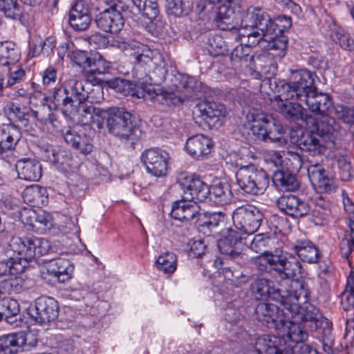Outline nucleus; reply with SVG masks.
Listing matches in <instances>:
<instances>
[{
	"label": "nucleus",
	"instance_id": "f257e3e1",
	"mask_svg": "<svg viewBox=\"0 0 354 354\" xmlns=\"http://www.w3.org/2000/svg\"><path fill=\"white\" fill-rule=\"evenodd\" d=\"M10 246L19 257L0 261V277L23 272L28 262L48 254L50 249L48 240L35 236L14 237Z\"/></svg>",
	"mask_w": 354,
	"mask_h": 354
},
{
	"label": "nucleus",
	"instance_id": "f03ea898",
	"mask_svg": "<svg viewBox=\"0 0 354 354\" xmlns=\"http://www.w3.org/2000/svg\"><path fill=\"white\" fill-rule=\"evenodd\" d=\"M134 58V76L142 80V84H145L144 86L160 84L165 81L168 71L167 64L160 55L145 48L140 52H136Z\"/></svg>",
	"mask_w": 354,
	"mask_h": 354
},
{
	"label": "nucleus",
	"instance_id": "7ed1b4c3",
	"mask_svg": "<svg viewBox=\"0 0 354 354\" xmlns=\"http://www.w3.org/2000/svg\"><path fill=\"white\" fill-rule=\"evenodd\" d=\"M104 115L109 132L122 142L133 146L141 138L142 131L140 124L124 109L111 107Z\"/></svg>",
	"mask_w": 354,
	"mask_h": 354
},
{
	"label": "nucleus",
	"instance_id": "20e7f679",
	"mask_svg": "<svg viewBox=\"0 0 354 354\" xmlns=\"http://www.w3.org/2000/svg\"><path fill=\"white\" fill-rule=\"evenodd\" d=\"M86 85H89L86 80L71 77L65 81L63 86L53 89L52 102L56 107L61 108L65 115L74 114L75 103L86 101L88 97Z\"/></svg>",
	"mask_w": 354,
	"mask_h": 354
},
{
	"label": "nucleus",
	"instance_id": "39448f33",
	"mask_svg": "<svg viewBox=\"0 0 354 354\" xmlns=\"http://www.w3.org/2000/svg\"><path fill=\"white\" fill-rule=\"evenodd\" d=\"M290 295L295 297L296 301H288L285 303L283 307L285 308V313L287 319L297 318L306 324H309L308 326L312 330H317L318 325L321 323V320L325 319L319 312V310L313 306L302 307L299 304V301H306L308 297V290L305 288V285L299 282L298 288H293L290 290Z\"/></svg>",
	"mask_w": 354,
	"mask_h": 354
},
{
	"label": "nucleus",
	"instance_id": "423d86ee",
	"mask_svg": "<svg viewBox=\"0 0 354 354\" xmlns=\"http://www.w3.org/2000/svg\"><path fill=\"white\" fill-rule=\"evenodd\" d=\"M299 282L297 281L285 282L277 286L270 279L261 277L254 280L250 284V290L256 299L262 300L269 299L279 304L282 307L288 301H296L295 297L290 295L293 288H298Z\"/></svg>",
	"mask_w": 354,
	"mask_h": 354
},
{
	"label": "nucleus",
	"instance_id": "0eeeda50",
	"mask_svg": "<svg viewBox=\"0 0 354 354\" xmlns=\"http://www.w3.org/2000/svg\"><path fill=\"white\" fill-rule=\"evenodd\" d=\"M227 234L218 241L217 246L223 258L217 257L214 262V266L220 269L224 264L233 261L239 266H245L248 262V256L245 254V247L240 234L229 228Z\"/></svg>",
	"mask_w": 354,
	"mask_h": 354
},
{
	"label": "nucleus",
	"instance_id": "6e6552de",
	"mask_svg": "<svg viewBox=\"0 0 354 354\" xmlns=\"http://www.w3.org/2000/svg\"><path fill=\"white\" fill-rule=\"evenodd\" d=\"M236 179L239 189L252 196L263 194L270 183L266 171L252 164L240 167L236 173Z\"/></svg>",
	"mask_w": 354,
	"mask_h": 354
},
{
	"label": "nucleus",
	"instance_id": "1a4fd4ad",
	"mask_svg": "<svg viewBox=\"0 0 354 354\" xmlns=\"http://www.w3.org/2000/svg\"><path fill=\"white\" fill-rule=\"evenodd\" d=\"M252 118L251 131L259 140L278 142L282 138L283 129L281 124L271 115L254 111Z\"/></svg>",
	"mask_w": 354,
	"mask_h": 354
},
{
	"label": "nucleus",
	"instance_id": "9d476101",
	"mask_svg": "<svg viewBox=\"0 0 354 354\" xmlns=\"http://www.w3.org/2000/svg\"><path fill=\"white\" fill-rule=\"evenodd\" d=\"M290 73V82L281 86V95L285 100L303 99L315 87L313 73L305 69H291Z\"/></svg>",
	"mask_w": 354,
	"mask_h": 354
},
{
	"label": "nucleus",
	"instance_id": "9b49d317",
	"mask_svg": "<svg viewBox=\"0 0 354 354\" xmlns=\"http://www.w3.org/2000/svg\"><path fill=\"white\" fill-rule=\"evenodd\" d=\"M290 142L296 145L301 151L310 155L324 154L327 149L333 148L328 142L313 128L311 130H292L290 136Z\"/></svg>",
	"mask_w": 354,
	"mask_h": 354
},
{
	"label": "nucleus",
	"instance_id": "f8f14e48",
	"mask_svg": "<svg viewBox=\"0 0 354 354\" xmlns=\"http://www.w3.org/2000/svg\"><path fill=\"white\" fill-rule=\"evenodd\" d=\"M263 215L255 206L241 205L232 214L234 227L245 234H253L261 225Z\"/></svg>",
	"mask_w": 354,
	"mask_h": 354
},
{
	"label": "nucleus",
	"instance_id": "ddd939ff",
	"mask_svg": "<svg viewBox=\"0 0 354 354\" xmlns=\"http://www.w3.org/2000/svg\"><path fill=\"white\" fill-rule=\"evenodd\" d=\"M59 309L58 302L54 298L41 296L36 299L34 304L28 308V314L34 322L46 325L57 319Z\"/></svg>",
	"mask_w": 354,
	"mask_h": 354
},
{
	"label": "nucleus",
	"instance_id": "4468645a",
	"mask_svg": "<svg viewBox=\"0 0 354 354\" xmlns=\"http://www.w3.org/2000/svg\"><path fill=\"white\" fill-rule=\"evenodd\" d=\"M178 182L183 189V199L185 201L203 202L209 194V187L198 176L181 174Z\"/></svg>",
	"mask_w": 354,
	"mask_h": 354
},
{
	"label": "nucleus",
	"instance_id": "2eb2a0df",
	"mask_svg": "<svg viewBox=\"0 0 354 354\" xmlns=\"http://www.w3.org/2000/svg\"><path fill=\"white\" fill-rule=\"evenodd\" d=\"M93 131L89 127L75 126L68 127L62 130V135L65 142L80 153L86 155L93 148L90 133Z\"/></svg>",
	"mask_w": 354,
	"mask_h": 354
},
{
	"label": "nucleus",
	"instance_id": "dca6fc26",
	"mask_svg": "<svg viewBox=\"0 0 354 354\" xmlns=\"http://www.w3.org/2000/svg\"><path fill=\"white\" fill-rule=\"evenodd\" d=\"M140 160L152 176L163 177L167 175L169 160L167 152L158 148H150L142 153Z\"/></svg>",
	"mask_w": 354,
	"mask_h": 354
},
{
	"label": "nucleus",
	"instance_id": "f3484780",
	"mask_svg": "<svg viewBox=\"0 0 354 354\" xmlns=\"http://www.w3.org/2000/svg\"><path fill=\"white\" fill-rule=\"evenodd\" d=\"M257 12V8L248 9L241 20L240 29L239 30L238 37L242 38H248L247 43L245 44L248 48L254 47L261 41L266 40V37L271 39L270 35H268L264 30L260 28V23L261 20H254L251 24L247 22V19L250 18L252 14ZM237 39V36L235 37Z\"/></svg>",
	"mask_w": 354,
	"mask_h": 354
},
{
	"label": "nucleus",
	"instance_id": "a211bd4d",
	"mask_svg": "<svg viewBox=\"0 0 354 354\" xmlns=\"http://www.w3.org/2000/svg\"><path fill=\"white\" fill-rule=\"evenodd\" d=\"M261 20L260 28L264 30L268 35L276 37L283 33L286 29L291 26V18L286 16H280L272 20L270 15L261 8H257V12L252 14L247 22L251 24L254 20Z\"/></svg>",
	"mask_w": 354,
	"mask_h": 354
},
{
	"label": "nucleus",
	"instance_id": "6ab92c4d",
	"mask_svg": "<svg viewBox=\"0 0 354 354\" xmlns=\"http://www.w3.org/2000/svg\"><path fill=\"white\" fill-rule=\"evenodd\" d=\"M277 207L288 216L301 218L310 214V206L304 198L292 194H283L276 201Z\"/></svg>",
	"mask_w": 354,
	"mask_h": 354
},
{
	"label": "nucleus",
	"instance_id": "aec40b11",
	"mask_svg": "<svg viewBox=\"0 0 354 354\" xmlns=\"http://www.w3.org/2000/svg\"><path fill=\"white\" fill-rule=\"evenodd\" d=\"M194 115L201 118L209 127L220 126L225 118L227 111L224 105L214 102H203L196 104Z\"/></svg>",
	"mask_w": 354,
	"mask_h": 354
},
{
	"label": "nucleus",
	"instance_id": "412c9836",
	"mask_svg": "<svg viewBox=\"0 0 354 354\" xmlns=\"http://www.w3.org/2000/svg\"><path fill=\"white\" fill-rule=\"evenodd\" d=\"M254 351L257 354H293L292 346L284 337L268 335L256 339Z\"/></svg>",
	"mask_w": 354,
	"mask_h": 354
},
{
	"label": "nucleus",
	"instance_id": "4be33fe9",
	"mask_svg": "<svg viewBox=\"0 0 354 354\" xmlns=\"http://www.w3.org/2000/svg\"><path fill=\"white\" fill-rule=\"evenodd\" d=\"M91 21L89 4L83 0H77L68 12L70 26L75 31H84L90 27Z\"/></svg>",
	"mask_w": 354,
	"mask_h": 354
},
{
	"label": "nucleus",
	"instance_id": "5701e85b",
	"mask_svg": "<svg viewBox=\"0 0 354 354\" xmlns=\"http://www.w3.org/2000/svg\"><path fill=\"white\" fill-rule=\"evenodd\" d=\"M273 108L279 111L283 117L291 121H307L311 118L307 113V110L304 109L299 103L288 102L281 95H277L272 102Z\"/></svg>",
	"mask_w": 354,
	"mask_h": 354
},
{
	"label": "nucleus",
	"instance_id": "b1692460",
	"mask_svg": "<svg viewBox=\"0 0 354 354\" xmlns=\"http://www.w3.org/2000/svg\"><path fill=\"white\" fill-rule=\"evenodd\" d=\"M283 311H286L284 307L281 309L277 304L261 302L256 306L254 316L256 319L262 322L263 324L268 325V327L278 328L279 319L286 317Z\"/></svg>",
	"mask_w": 354,
	"mask_h": 354
},
{
	"label": "nucleus",
	"instance_id": "393cba45",
	"mask_svg": "<svg viewBox=\"0 0 354 354\" xmlns=\"http://www.w3.org/2000/svg\"><path fill=\"white\" fill-rule=\"evenodd\" d=\"M122 13L114 9H106L95 17L97 27L105 32L117 33L124 26Z\"/></svg>",
	"mask_w": 354,
	"mask_h": 354
},
{
	"label": "nucleus",
	"instance_id": "a878e982",
	"mask_svg": "<svg viewBox=\"0 0 354 354\" xmlns=\"http://www.w3.org/2000/svg\"><path fill=\"white\" fill-rule=\"evenodd\" d=\"M123 15L134 19L142 14L149 20L155 19L159 14L157 0H132L130 6H123Z\"/></svg>",
	"mask_w": 354,
	"mask_h": 354
},
{
	"label": "nucleus",
	"instance_id": "bb28decb",
	"mask_svg": "<svg viewBox=\"0 0 354 354\" xmlns=\"http://www.w3.org/2000/svg\"><path fill=\"white\" fill-rule=\"evenodd\" d=\"M21 138L19 129L14 124L0 127V158L5 159L12 153Z\"/></svg>",
	"mask_w": 354,
	"mask_h": 354
},
{
	"label": "nucleus",
	"instance_id": "cd10ccee",
	"mask_svg": "<svg viewBox=\"0 0 354 354\" xmlns=\"http://www.w3.org/2000/svg\"><path fill=\"white\" fill-rule=\"evenodd\" d=\"M212 140L203 134H197L187 139L185 149L194 159L201 160L207 157L212 151Z\"/></svg>",
	"mask_w": 354,
	"mask_h": 354
},
{
	"label": "nucleus",
	"instance_id": "c85d7f7f",
	"mask_svg": "<svg viewBox=\"0 0 354 354\" xmlns=\"http://www.w3.org/2000/svg\"><path fill=\"white\" fill-rule=\"evenodd\" d=\"M315 129L333 147L335 140L340 134V125L334 118L328 114L320 116L315 122Z\"/></svg>",
	"mask_w": 354,
	"mask_h": 354
},
{
	"label": "nucleus",
	"instance_id": "c756f323",
	"mask_svg": "<svg viewBox=\"0 0 354 354\" xmlns=\"http://www.w3.org/2000/svg\"><path fill=\"white\" fill-rule=\"evenodd\" d=\"M301 264L292 254H277L275 274L282 279H290L301 274Z\"/></svg>",
	"mask_w": 354,
	"mask_h": 354
},
{
	"label": "nucleus",
	"instance_id": "7c9ffc66",
	"mask_svg": "<svg viewBox=\"0 0 354 354\" xmlns=\"http://www.w3.org/2000/svg\"><path fill=\"white\" fill-rule=\"evenodd\" d=\"M142 97L151 101H158L167 106H178L184 102L185 98L175 92L156 90L153 86L142 87Z\"/></svg>",
	"mask_w": 354,
	"mask_h": 354
},
{
	"label": "nucleus",
	"instance_id": "2f4dec72",
	"mask_svg": "<svg viewBox=\"0 0 354 354\" xmlns=\"http://www.w3.org/2000/svg\"><path fill=\"white\" fill-rule=\"evenodd\" d=\"M302 98L299 101L304 102L312 112L317 113L320 116L326 114L332 106L330 96L326 93H318L315 86Z\"/></svg>",
	"mask_w": 354,
	"mask_h": 354
},
{
	"label": "nucleus",
	"instance_id": "473e14b6",
	"mask_svg": "<svg viewBox=\"0 0 354 354\" xmlns=\"http://www.w3.org/2000/svg\"><path fill=\"white\" fill-rule=\"evenodd\" d=\"M302 98L299 101L304 102L312 112L317 113L320 116L326 114L332 106L330 96L326 93H318L315 86Z\"/></svg>",
	"mask_w": 354,
	"mask_h": 354
},
{
	"label": "nucleus",
	"instance_id": "72a5a7b5",
	"mask_svg": "<svg viewBox=\"0 0 354 354\" xmlns=\"http://www.w3.org/2000/svg\"><path fill=\"white\" fill-rule=\"evenodd\" d=\"M26 335L12 333L0 336V354H17L28 347Z\"/></svg>",
	"mask_w": 354,
	"mask_h": 354
},
{
	"label": "nucleus",
	"instance_id": "f704fd0d",
	"mask_svg": "<svg viewBox=\"0 0 354 354\" xmlns=\"http://www.w3.org/2000/svg\"><path fill=\"white\" fill-rule=\"evenodd\" d=\"M75 113H77L81 116L84 126L93 123L101 129L104 123V113H106V109L96 108L91 103L82 101L78 103L77 106H75Z\"/></svg>",
	"mask_w": 354,
	"mask_h": 354
},
{
	"label": "nucleus",
	"instance_id": "c9c22d12",
	"mask_svg": "<svg viewBox=\"0 0 354 354\" xmlns=\"http://www.w3.org/2000/svg\"><path fill=\"white\" fill-rule=\"evenodd\" d=\"M47 273L57 279L59 282L68 281L74 271V266L67 259L57 257L50 260L46 263Z\"/></svg>",
	"mask_w": 354,
	"mask_h": 354
},
{
	"label": "nucleus",
	"instance_id": "e433bc0d",
	"mask_svg": "<svg viewBox=\"0 0 354 354\" xmlns=\"http://www.w3.org/2000/svg\"><path fill=\"white\" fill-rule=\"evenodd\" d=\"M15 167L18 176L21 179L30 181H37L41 177V165L35 159H20L17 160Z\"/></svg>",
	"mask_w": 354,
	"mask_h": 354
},
{
	"label": "nucleus",
	"instance_id": "4c0bfd02",
	"mask_svg": "<svg viewBox=\"0 0 354 354\" xmlns=\"http://www.w3.org/2000/svg\"><path fill=\"white\" fill-rule=\"evenodd\" d=\"M274 57L275 55L266 51L252 55L250 59L254 67L264 74L265 79L270 80L277 72V64Z\"/></svg>",
	"mask_w": 354,
	"mask_h": 354
},
{
	"label": "nucleus",
	"instance_id": "58836bf2",
	"mask_svg": "<svg viewBox=\"0 0 354 354\" xmlns=\"http://www.w3.org/2000/svg\"><path fill=\"white\" fill-rule=\"evenodd\" d=\"M214 20L217 27L222 30L239 31L240 29L239 15L230 7L220 6Z\"/></svg>",
	"mask_w": 354,
	"mask_h": 354
},
{
	"label": "nucleus",
	"instance_id": "ea45409f",
	"mask_svg": "<svg viewBox=\"0 0 354 354\" xmlns=\"http://www.w3.org/2000/svg\"><path fill=\"white\" fill-rule=\"evenodd\" d=\"M199 214V207L193 201H176L173 203L171 216L176 220L189 221Z\"/></svg>",
	"mask_w": 354,
	"mask_h": 354
},
{
	"label": "nucleus",
	"instance_id": "a19ab883",
	"mask_svg": "<svg viewBox=\"0 0 354 354\" xmlns=\"http://www.w3.org/2000/svg\"><path fill=\"white\" fill-rule=\"evenodd\" d=\"M279 319V324L283 328L284 334L281 336L284 337L288 344H290L294 347L292 343H300L304 342L308 338V333L304 330L303 327L295 321L286 319ZM294 352V351L292 350Z\"/></svg>",
	"mask_w": 354,
	"mask_h": 354
},
{
	"label": "nucleus",
	"instance_id": "79ce46f5",
	"mask_svg": "<svg viewBox=\"0 0 354 354\" xmlns=\"http://www.w3.org/2000/svg\"><path fill=\"white\" fill-rule=\"evenodd\" d=\"M71 59L80 67L84 69L89 68V73L92 75L103 73L105 71H102L100 68V65L103 64L102 59L96 60L92 59L88 53L83 50H74L70 55Z\"/></svg>",
	"mask_w": 354,
	"mask_h": 354
},
{
	"label": "nucleus",
	"instance_id": "37998d69",
	"mask_svg": "<svg viewBox=\"0 0 354 354\" xmlns=\"http://www.w3.org/2000/svg\"><path fill=\"white\" fill-rule=\"evenodd\" d=\"M310 220L316 225L324 226L328 224L330 216V205L322 196L316 198L314 207L310 212Z\"/></svg>",
	"mask_w": 354,
	"mask_h": 354
},
{
	"label": "nucleus",
	"instance_id": "c03bdc74",
	"mask_svg": "<svg viewBox=\"0 0 354 354\" xmlns=\"http://www.w3.org/2000/svg\"><path fill=\"white\" fill-rule=\"evenodd\" d=\"M209 200L218 205L230 203L233 197L230 185L227 182L214 183L209 187Z\"/></svg>",
	"mask_w": 354,
	"mask_h": 354
},
{
	"label": "nucleus",
	"instance_id": "a18cd8bd",
	"mask_svg": "<svg viewBox=\"0 0 354 354\" xmlns=\"http://www.w3.org/2000/svg\"><path fill=\"white\" fill-rule=\"evenodd\" d=\"M22 196L24 201L32 207H40L48 201L46 189L38 185L27 187L24 190Z\"/></svg>",
	"mask_w": 354,
	"mask_h": 354
},
{
	"label": "nucleus",
	"instance_id": "49530a36",
	"mask_svg": "<svg viewBox=\"0 0 354 354\" xmlns=\"http://www.w3.org/2000/svg\"><path fill=\"white\" fill-rule=\"evenodd\" d=\"M277 243V237L269 233L257 234L254 236L250 247L252 250L261 254H273L272 250Z\"/></svg>",
	"mask_w": 354,
	"mask_h": 354
},
{
	"label": "nucleus",
	"instance_id": "de8ad7c7",
	"mask_svg": "<svg viewBox=\"0 0 354 354\" xmlns=\"http://www.w3.org/2000/svg\"><path fill=\"white\" fill-rule=\"evenodd\" d=\"M272 181L277 187L285 191L294 192L300 187V182L295 174L288 170L276 171L273 174Z\"/></svg>",
	"mask_w": 354,
	"mask_h": 354
},
{
	"label": "nucleus",
	"instance_id": "09e8293b",
	"mask_svg": "<svg viewBox=\"0 0 354 354\" xmlns=\"http://www.w3.org/2000/svg\"><path fill=\"white\" fill-rule=\"evenodd\" d=\"M105 86L115 90V92L122 94L124 96L136 95L138 97H142V89L135 91V84L127 80L116 77L104 81Z\"/></svg>",
	"mask_w": 354,
	"mask_h": 354
},
{
	"label": "nucleus",
	"instance_id": "8fccbe9b",
	"mask_svg": "<svg viewBox=\"0 0 354 354\" xmlns=\"http://www.w3.org/2000/svg\"><path fill=\"white\" fill-rule=\"evenodd\" d=\"M294 250L301 261L316 263L319 259L318 248L310 242H301L294 245Z\"/></svg>",
	"mask_w": 354,
	"mask_h": 354
},
{
	"label": "nucleus",
	"instance_id": "3c124183",
	"mask_svg": "<svg viewBox=\"0 0 354 354\" xmlns=\"http://www.w3.org/2000/svg\"><path fill=\"white\" fill-rule=\"evenodd\" d=\"M348 230L345 231L344 236L339 243L342 256L348 259L354 250V216L349 218Z\"/></svg>",
	"mask_w": 354,
	"mask_h": 354
},
{
	"label": "nucleus",
	"instance_id": "603ef678",
	"mask_svg": "<svg viewBox=\"0 0 354 354\" xmlns=\"http://www.w3.org/2000/svg\"><path fill=\"white\" fill-rule=\"evenodd\" d=\"M277 254H260L254 259L255 268L261 274L275 273Z\"/></svg>",
	"mask_w": 354,
	"mask_h": 354
},
{
	"label": "nucleus",
	"instance_id": "864d4df0",
	"mask_svg": "<svg viewBox=\"0 0 354 354\" xmlns=\"http://www.w3.org/2000/svg\"><path fill=\"white\" fill-rule=\"evenodd\" d=\"M167 8L175 17L187 15L193 10V0H166Z\"/></svg>",
	"mask_w": 354,
	"mask_h": 354
},
{
	"label": "nucleus",
	"instance_id": "5fc2aeb1",
	"mask_svg": "<svg viewBox=\"0 0 354 354\" xmlns=\"http://www.w3.org/2000/svg\"><path fill=\"white\" fill-rule=\"evenodd\" d=\"M19 59V55L15 45L5 41L0 43V65L8 66L15 64Z\"/></svg>",
	"mask_w": 354,
	"mask_h": 354
},
{
	"label": "nucleus",
	"instance_id": "6e6d98bb",
	"mask_svg": "<svg viewBox=\"0 0 354 354\" xmlns=\"http://www.w3.org/2000/svg\"><path fill=\"white\" fill-rule=\"evenodd\" d=\"M10 277L1 281L2 292L3 294H19L26 288V281L21 277L16 275Z\"/></svg>",
	"mask_w": 354,
	"mask_h": 354
},
{
	"label": "nucleus",
	"instance_id": "4d7b16f0",
	"mask_svg": "<svg viewBox=\"0 0 354 354\" xmlns=\"http://www.w3.org/2000/svg\"><path fill=\"white\" fill-rule=\"evenodd\" d=\"M4 114L10 121L26 122L30 115L27 107L21 108L14 102H8L3 109Z\"/></svg>",
	"mask_w": 354,
	"mask_h": 354
},
{
	"label": "nucleus",
	"instance_id": "13d9d810",
	"mask_svg": "<svg viewBox=\"0 0 354 354\" xmlns=\"http://www.w3.org/2000/svg\"><path fill=\"white\" fill-rule=\"evenodd\" d=\"M0 12L7 18L19 20L23 15V9L17 0H0Z\"/></svg>",
	"mask_w": 354,
	"mask_h": 354
},
{
	"label": "nucleus",
	"instance_id": "bf43d9fd",
	"mask_svg": "<svg viewBox=\"0 0 354 354\" xmlns=\"http://www.w3.org/2000/svg\"><path fill=\"white\" fill-rule=\"evenodd\" d=\"M158 270L166 274H172L176 270L177 257L171 252H167L159 256L156 261Z\"/></svg>",
	"mask_w": 354,
	"mask_h": 354
},
{
	"label": "nucleus",
	"instance_id": "052dcab7",
	"mask_svg": "<svg viewBox=\"0 0 354 354\" xmlns=\"http://www.w3.org/2000/svg\"><path fill=\"white\" fill-rule=\"evenodd\" d=\"M224 221V215L223 214H210L207 219L198 225V230L206 236L210 234Z\"/></svg>",
	"mask_w": 354,
	"mask_h": 354
},
{
	"label": "nucleus",
	"instance_id": "680f3d73",
	"mask_svg": "<svg viewBox=\"0 0 354 354\" xmlns=\"http://www.w3.org/2000/svg\"><path fill=\"white\" fill-rule=\"evenodd\" d=\"M271 39L266 37L265 41H268L267 48L269 50L276 51L275 55L283 57L285 54V50L288 45V39L283 34L272 37L270 35Z\"/></svg>",
	"mask_w": 354,
	"mask_h": 354
},
{
	"label": "nucleus",
	"instance_id": "e2e57ef3",
	"mask_svg": "<svg viewBox=\"0 0 354 354\" xmlns=\"http://www.w3.org/2000/svg\"><path fill=\"white\" fill-rule=\"evenodd\" d=\"M337 168L339 169V178L343 181L350 180L353 176L351 173V165L348 157L345 156H336L335 159Z\"/></svg>",
	"mask_w": 354,
	"mask_h": 354
},
{
	"label": "nucleus",
	"instance_id": "0e129e2a",
	"mask_svg": "<svg viewBox=\"0 0 354 354\" xmlns=\"http://www.w3.org/2000/svg\"><path fill=\"white\" fill-rule=\"evenodd\" d=\"M1 305H0V315L8 317V315H17L20 312L19 305L17 300L7 299L1 300Z\"/></svg>",
	"mask_w": 354,
	"mask_h": 354
},
{
	"label": "nucleus",
	"instance_id": "69168bd1",
	"mask_svg": "<svg viewBox=\"0 0 354 354\" xmlns=\"http://www.w3.org/2000/svg\"><path fill=\"white\" fill-rule=\"evenodd\" d=\"M337 117L344 123L354 124V106H347L343 104H337L335 106Z\"/></svg>",
	"mask_w": 354,
	"mask_h": 354
},
{
	"label": "nucleus",
	"instance_id": "338daca9",
	"mask_svg": "<svg viewBox=\"0 0 354 354\" xmlns=\"http://www.w3.org/2000/svg\"><path fill=\"white\" fill-rule=\"evenodd\" d=\"M328 174L327 171L319 165H311L308 169V175L313 185L318 187Z\"/></svg>",
	"mask_w": 354,
	"mask_h": 354
},
{
	"label": "nucleus",
	"instance_id": "774afa93",
	"mask_svg": "<svg viewBox=\"0 0 354 354\" xmlns=\"http://www.w3.org/2000/svg\"><path fill=\"white\" fill-rule=\"evenodd\" d=\"M341 304L346 311L354 308V287L346 286L345 290L341 295Z\"/></svg>",
	"mask_w": 354,
	"mask_h": 354
}]
</instances>
